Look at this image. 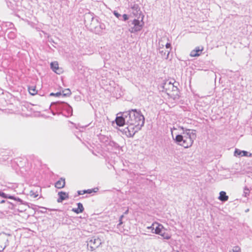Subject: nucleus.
Wrapping results in <instances>:
<instances>
[{
    "label": "nucleus",
    "instance_id": "f257e3e1",
    "mask_svg": "<svg viewBox=\"0 0 252 252\" xmlns=\"http://www.w3.org/2000/svg\"><path fill=\"white\" fill-rule=\"evenodd\" d=\"M145 117L140 110L131 109L117 114L115 119L117 125L120 127L126 124L136 125L143 127L145 124Z\"/></svg>",
    "mask_w": 252,
    "mask_h": 252
},
{
    "label": "nucleus",
    "instance_id": "f03ea898",
    "mask_svg": "<svg viewBox=\"0 0 252 252\" xmlns=\"http://www.w3.org/2000/svg\"><path fill=\"white\" fill-rule=\"evenodd\" d=\"M178 127L182 130V132L178 134L173 132V130L177 129V128L174 126L171 129L173 139L176 143L185 148L191 147L196 137V130L187 129L183 126Z\"/></svg>",
    "mask_w": 252,
    "mask_h": 252
},
{
    "label": "nucleus",
    "instance_id": "7ed1b4c3",
    "mask_svg": "<svg viewBox=\"0 0 252 252\" xmlns=\"http://www.w3.org/2000/svg\"><path fill=\"white\" fill-rule=\"evenodd\" d=\"M131 8L133 10V13L136 16L139 14L137 19L129 20L127 22V26L129 27V32L131 33H135L140 32L144 26V15L140 11V8L138 4H134Z\"/></svg>",
    "mask_w": 252,
    "mask_h": 252
},
{
    "label": "nucleus",
    "instance_id": "20e7f679",
    "mask_svg": "<svg viewBox=\"0 0 252 252\" xmlns=\"http://www.w3.org/2000/svg\"><path fill=\"white\" fill-rule=\"evenodd\" d=\"M51 107L54 108L57 111H59L58 112V115L62 114L66 117L72 115V108L69 104L64 101L53 102L50 105Z\"/></svg>",
    "mask_w": 252,
    "mask_h": 252
},
{
    "label": "nucleus",
    "instance_id": "39448f33",
    "mask_svg": "<svg viewBox=\"0 0 252 252\" xmlns=\"http://www.w3.org/2000/svg\"><path fill=\"white\" fill-rule=\"evenodd\" d=\"M128 125L125 128H119V130L123 134H126L128 137H132L135 133L140 130L142 127L136 125Z\"/></svg>",
    "mask_w": 252,
    "mask_h": 252
},
{
    "label": "nucleus",
    "instance_id": "423d86ee",
    "mask_svg": "<svg viewBox=\"0 0 252 252\" xmlns=\"http://www.w3.org/2000/svg\"><path fill=\"white\" fill-rule=\"evenodd\" d=\"M88 250L93 252L98 248L102 244L101 240L98 237L89 238L87 241Z\"/></svg>",
    "mask_w": 252,
    "mask_h": 252
},
{
    "label": "nucleus",
    "instance_id": "0eeeda50",
    "mask_svg": "<svg viewBox=\"0 0 252 252\" xmlns=\"http://www.w3.org/2000/svg\"><path fill=\"white\" fill-rule=\"evenodd\" d=\"M10 235H8L4 233L0 235V252L3 251L8 245V237Z\"/></svg>",
    "mask_w": 252,
    "mask_h": 252
},
{
    "label": "nucleus",
    "instance_id": "6e6552de",
    "mask_svg": "<svg viewBox=\"0 0 252 252\" xmlns=\"http://www.w3.org/2000/svg\"><path fill=\"white\" fill-rule=\"evenodd\" d=\"M234 155L235 157H251L252 156V154L246 151H241L239 149H236L234 151Z\"/></svg>",
    "mask_w": 252,
    "mask_h": 252
},
{
    "label": "nucleus",
    "instance_id": "1a4fd4ad",
    "mask_svg": "<svg viewBox=\"0 0 252 252\" xmlns=\"http://www.w3.org/2000/svg\"><path fill=\"white\" fill-rule=\"evenodd\" d=\"M59 198L57 199L58 203H62L63 200L69 198V195L68 193L64 191H59L58 194Z\"/></svg>",
    "mask_w": 252,
    "mask_h": 252
},
{
    "label": "nucleus",
    "instance_id": "9d476101",
    "mask_svg": "<svg viewBox=\"0 0 252 252\" xmlns=\"http://www.w3.org/2000/svg\"><path fill=\"white\" fill-rule=\"evenodd\" d=\"M153 225L155 226L154 231H153V233H155L156 234H159L160 231L164 227L161 224L157 222H153Z\"/></svg>",
    "mask_w": 252,
    "mask_h": 252
},
{
    "label": "nucleus",
    "instance_id": "9b49d317",
    "mask_svg": "<svg viewBox=\"0 0 252 252\" xmlns=\"http://www.w3.org/2000/svg\"><path fill=\"white\" fill-rule=\"evenodd\" d=\"M65 185V178H61L59 180L55 183V186L56 188L61 189L64 187Z\"/></svg>",
    "mask_w": 252,
    "mask_h": 252
},
{
    "label": "nucleus",
    "instance_id": "f8f14e48",
    "mask_svg": "<svg viewBox=\"0 0 252 252\" xmlns=\"http://www.w3.org/2000/svg\"><path fill=\"white\" fill-rule=\"evenodd\" d=\"M158 235H160L163 239L169 240L171 238V235L167 232V229L163 227Z\"/></svg>",
    "mask_w": 252,
    "mask_h": 252
},
{
    "label": "nucleus",
    "instance_id": "ddd939ff",
    "mask_svg": "<svg viewBox=\"0 0 252 252\" xmlns=\"http://www.w3.org/2000/svg\"><path fill=\"white\" fill-rule=\"evenodd\" d=\"M77 205L78 207L77 208H72V211L77 214L83 213L84 210L83 204L79 202L77 203Z\"/></svg>",
    "mask_w": 252,
    "mask_h": 252
},
{
    "label": "nucleus",
    "instance_id": "4468645a",
    "mask_svg": "<svg viewBox=\"0 0 252 252\" xmlns=\"http://www.w3.org/2000/svg\"><path fill=\"white\" fill-rule=\"evenodd\" d=\"M202 50L203 48L200 49L199 47H196L190 52V55L191 57H198L201 55Z\"/></svg>",
    "mask_w": 252,
    "mask_h": 252
},
{
    "label": "nucleus",
    "instance_id": "2eb2a0df",
    "mask_svg": "<svg viewBox=\"0 0 252 252\" xmlns=\"http://www.w3.org/2000/svg\"><path fill=\"white\" fill-rule=\"evenodd\" d=\"M164 45H162V47H158L159 53L160 54L162 58L167 59L168 58L170 53V50H167V54L166 55V50H164Z\"/></svg>",
    "mask_w": 252,
    "mask_h": 252
},
{
    "label": "nucleus",
    "instance_id": "dca6fc26",
    "mask_svg": "<svg viewBox=\"0 0 252 252\" xmlns=\"http://www.w3.org/2000/svg\"><path fill=\"white\" fill-rule=\"evenodd\" d=\"M50 67L53 71L57 74H60V68L57 62H52L50 63Z\"/></svg>",
    "mask_w": 252,
    "mask_h": 252
},
{
    "label": "nucleus",
    "instance_id": "f3484780",
    "mask_svg": "<svg viewBox=\"0 0 252 252\" xmlns=\"http://www.w3.org/2000/svg\"><path fill=\"white\" fill-rule=\"evenodd\" d=\"M228 196L226 195V193L224 191H221L220 192V195L218 197V199L220 201L224 202L227 201L228 200Z\"/></svg>",
    "mask_w": 252,
    "mask_h": 252
},
{
    "label": "nucleus",
    "instance_id": "a211bd4d",
    "mask_svg": "<svg viewBox=\"0 0 252 252\" xmlns=\"http://www.w3.org/2000/svg\"><path fill=\"white\" fill-rule=\"evenodd\" d=\"M28 91L29 93L32 95H34L37 93V91L36 90L35 86H29L28 87Z\"/></svg>",
    "mask_w": 252,
    "mask_h": 252
},
{
    "label": "nucleus",
    "instance_id": "6ab92c4d",
    "mask_svg": "<svg viewBox=\"0 0 252 252\" xmlns=\"http://www.w3.org/2000/svg\"><path fill=\"white\" fill-rule=\"evenodd\" d=\"M38 190L40 191L41 189L39 188H37V189L36 190H31L30 192V195L31 196H33L34 198L37 197L38 196Z\"/></svg>",
    "mask_w": 252,
    "mask_h": 252
},
{
    "label": "nucleus",
    "instance_id": "aec40b11",
    "mask_svg": "<svg viewBox=\"0 0 252 252\" xmlns=\"http://www.w3.org/2000/svg\"><path fill=\"white\" fill-rule=\"evenodd\" d=\"M71 94V92L69 89H65L62 90V95L63 96H69Z\"/></svg>",
    "mask_w": 252,
    "mask_h": 252
},
{
    "label": "nucleus",
    "instance_id": "412c9836",
    "mask_svg": "<svg viewBox=\"0 0 252 252\" xmlns=\"http://www.w3.org/2000/svg\"><path fill=\"white\" fill-rule=\"evenodd\" d=\"M94 19V16L91 13L86 14L84 17V21L85 23H86L87 21L89 22L90 20H91V21H93Z\"/></svg>",
    "mask_w": 252,
    "mask_h": 252
},
{
    "label": "nucleus",
    "instance_id": "4be33fe9",
    "mask_svg": "<svg viewBox=\"0 0 252 252\" xmlns=\"http://www.w3.org/2000/svg\"><path fill=\"white\" fill-rule=\"evenodd\" d=\"M98 190L97 188L92 189H88L83 190V193L91 194L93 192H96Z\"/></svg>",
    "mask_w": 252,
    "mask_h": 252
},
{
    "label": "nucleus",
    "instance_id": "5701e85b",
    "mask_svg": "<svg viewBox=\"0 0 252 252\" xmlns=\"http://www.w3.org/2000/svg\"><path fill=\"white\" fill-rule=\"evenodd\" d=\"M109 145L116 149H119L120 148L119 145L114 141H110Z\"/></svg>",
    "mask_w": 252,
    "mask_h": 252
},
{
    "label": "nucleus",
    "instance_id": "b1692460",
    "mask_svg": "<svg viewBox=\"0 0 252 252\" xmlns=\"http://www.w3.org/2000/svg\"><path fill=\"white\" fill-rule=\"evenodd\" d=\"M162 87L163 89L164 90L165 92H167L168 90H170L171 89V87L167 85V83L166 82L162 86Z\"/></svg>",
    "mask_w": 252,
    "mask_h": 252
},
{
    "label": "nucleus",
    "instance_id": "393cba45",
    "mask_svg": "<svg viewBox=\"0 0 252 252\" xmlns=\"http://www.w3.org/2000/svg\"><path fill=\"white\" fill-rule=\"evenodd\" d=\"M249 193H250V190H249V189L247 187H246L244 188V195L245 197H247L248 195H249Z\"/></svg>",
    "mask_w": 252,
    "mask_h": 252
},
{
    "label": "nucleus",
    "instance_id": "a878e982",
    "mask_svg": "<svg viewBox=\"0 0 252 252\" xmlns=\"http://www.w3.org/2000/svg\"><path fill=\"white\" fill-rule=\"evenodd\" d=\"M49 95L58 97V96L62 95V93H61V92H59L56 93H51Z\"/></svg>",
    "mask_w": 252,
    "mask_h": 252
},
{
    "label": "nucleus",
    "instance_id": "bb28decb",
    "mask_svg": "<svg viewBox=\"0 0 252 252\" xmlns=\"http://www.w3.org/2000/svg\"><path fill=\"white\" fill-rule=\"evenodd\" d=\"M113 14L119 20H122V15L120 14H119L117 11H114Z\"/></svg>",
    "mask_w": 252,
    "mask_h": 252
},
{
    "label": "nucleus",
    "instance_id": "cd10ccee",
    "mask_svg": "<svg viewBox=\"0 0 252 252\" xmlns=\"http://www.w3.org/2000/svg\"><path fill=\"white\" fill-rule=\"evenodd\" d=\"M129 19V16L127 14H124L122 15V20L124 21H126Z\"/></svg>",
    "mask_w": 252,
    "mask_h": 252
},
{
    "label": "nucleus",
    "instance_id": "c85d7f7f",
    "mask_svg": "<svg viewBox=\"0 0 252 252\" xmlns=\"http://www.w3.org/2000/svg\"><path fill=\"white\" fill-rule=\"evenodd\" d=\"M240 248L239 246H235L233 248V252H240Z\"/></svg>",
    "mask_w": 252,
    "mask_h": 252
},
{
    "label": "nucleus",
    "instance_id": "c756f323",
    "mask_svg": "<svg viewBox=\"0 0 252 252\" xmlns=\"http://www.w3.org/2000/svg\"><path fill=\"white\" fill-rule=\"evenodd\" d=\"M119 223L117 224V227L118 228H120L121 226L122 225V224L123 223V220H121V219H119Z\"/></svg>",
    "mask_w": 252,
    "mask_h": 252
},
{
    "label": "nucleus",
    "instance_id": "7c9ffc66",
    "mask_svg": "<svg viewBox=\"0 0 252 252\" xmlns=\"http://www.w3.org/2000/svg\"><path fill=\"white\" fill-rule=\"evenodd\" d=\"M167 85H168V86H169L170 87H171V89H173V88H175L176 89H178V88H177V87L173 85V84L171 83V82H168V83H167Z\"/></svg>",
    "mask_w": 252,
    "mask_h": 252
},
{
    "label": "nucleus",
    "instance_id": "2f4dec72",
    "mask_svg": "<svg viewBox=\"0 0 252 252\" xmlns=\"http://www.w3.org/2000/svg\"><path fill=\"white\" fill-rule=\"evenodd\" d=\"M165 47L167 49H169L170 51L171 50V44L170 43H167L165 44Z\"/></svg>",
    "mask_w": 252,
    "mask_h": 252
},
{
    "label": "nucleus",
    "instance_id": "473e14b6",
    "mask_svg": "<svg viewBox=\"0 0 252 252\" xmlns=\"http://www.w3.org/2000/svg\"><path fill=\"white\" fill-rule=\"evenodd\" d=\"M7 194L5 193L4 192L1 191L0 194V196L4 198H7Z\"/></svg>",
    "mask_w": 252,
    "mask_h": 252
},
{
    "label": "nucleus",
    "instance_id": "72a5a7b5",
    "mask_svg": "<svg viewBox=\"0 0 252 252\" xmlns=\"http://www.w3.org/2000/svg\"><path fill=\"white\" fill-rule=\"evenodd\" d=\"M155 227V226H153L152 224L151 226L147 227V229H151V232L153 233V231H154Z\"/></svg>",
    "mask_w": 252,
    "mask_h": 252
},
{
    "label": "nucleus",
    "instance_id": "f704fd0d",
    "mask_svg": "<svg viewBox=\"0 0 252 252\" xmlns=\"http://www.w3.org/2000/svg\"><path fill=\"white\" fill-rule=\"evenodd\" d=\"M7 198L12 199H16V197L14 196L10 195H7Z\"/></svg>",
    "mask_w": 252,
    "mask_h": 252
},
{
    "label": "nucleus",
    "instance_id": "c9c22d12",
    "mask_svg": "<svg viewBox=\"0 0 252 252\" xmlns=\"http://www.w3.org/2000/svg\"><path fill=\"white\" fill-rule=\"evenodd\" d=\"M14 200L20 202L21 204H23V200L19 197H16V199Z\"/></svg>",
    "mask_w": 252,
    "mask_h": 252
},
{
    "label": "nucleus",
    "instance_id": "e433bc0d",
    "mask_svg": "<svg viewBox=\"0 0 252 252\" xmlns=\"http://www.w3.org/2000/svg\"><path fill=\"white\" fill-rule=\"evenodd\" d=\"M44 210H41L40 211V212L42 213H45L46 212V210L47 209V208H45V207H41Z\"/></svg>",
    "mask_w": 252,
    "mask_h": 252
},
{
    "label": "nucleus",
    "instance_id": "4c0bfd02",
    "mask_svg": "<svg viewBox=\"0 0 252 252\" xmlns=\"http://www.w3.org/2000/svg\"><path fill=\"white\" fill-rule=\"evenodd\" d=\"M77 193H78V195H79L84 194L85 193H83V190H78L77 191Z\"/></svg>",
    "mask_w": 252,
    "mask_h": 252
},
{
    "label": "nucleus",
    "instance_id": "58836bf2",
    "mask_svg": "<svg viewBox=\"0 0 252 252\" xmlns=\"http://www.w3.org/2000/svg\"><path fill=\"white\" fill-rule=\"evenodd\" d=\"M128 209H127L124 213V215H126V214H127L128 213Z\"/></svg>",
    "mask_w": 252,
    "mask_h": 252
},
{
    "label": "nucleus",
    "instance_id": "ea45409f",
    "mask_svg": "<svg viewBox=\"0 0 252 252\" xmlns=\"http://www.w3.org/2000/svg\"><path fill=\"white\" fill-rule=\"evenodd\" d=\"M124 218V215L123 214V215H121V216L120 217L119 219H121V220H123V219Z\"/></svg>",
    "mask_w": 252,
    "mask_h": 252
},
{
    "label": "nucleus",
    "instance_id": "a19ab883",
    "mask_svg": "<svg viewBox=\"0 0 252 252\" xmlns=\"http://www.w3.org/2000/svg\"><path fill=\"white\" fill-rule=\"evenodd\" d=\"M104 27V25L103 24V25H100V28L101 29H103Z\"/></svg>",
    "mask_w": 252,
    "mask_h": 252
},
{
    "label": "nucleus",
    "instance_id": "79ce46f5",
    "mask_svg": "<svg viewBox=\"0 0 252 252\" xmlns=\"http://www.w3.org/2000/svg\"><path fill=\"white\" fill-rule=\"evenodd\" d=\"M70 123L71 124H72V125H74V126L76 127V128H77V127L76 126V124H74V123H73V122H70Z\"/></svg>",
    "mask_w": 252,
    "mask_h": 252
},
{
    "label": "nucleus",
    "instance_id": "37998d69",
    "mask_svg": "<svg viewBox=\"0 0 252 252\" xmlns=\"http://www.w3.org/2000/svg\"><path fill=\"white\" fill-rule=\"evenodd\" d=\"M5 202V201L4 200H2L0 201V203L1 204H2V203H4V202Z\"/></svg>",
    "mask_w": 252,
    "mask_h": 252
},
{
    "label": "nucleus",
    "instance_id": "c03bdc74",
    "mask_svg": "<svg viewBox=\"0 0 252 252\" xmlns=\"http://www.w3.org/2000/svg\"><path fill=\"white\" fill-rule=\"evenodd\" d=\"M52 114H53V115H56V113L55 112H54L53 110H52Z\"/></svg>",
    "mask_w": 252,
    "mask_h": 252
},
{
    "label": "nucleus",
    "instance_id": "a18cd8bd",
    "mask_svg": "<svg viewBox=\"0 0 252 252\" xmlns=\"http://www.w3.org/2000/svg\"><path fill=\"white\" fill-rule=\"evenodd\" d=\"M49 42H52L55 43L54 41L52 39H51V40H49Z\"/></svg>",
    "mask_w": 252,
    "mask_h": 252
},
{
    "label": "nucleus",
    "instance_id": "49530a36",
    "mask_svg": "<svg viewBox=\"0 0 252 252\" xmlns=\"http://www.w3.org/2000/svg\"><path fill=\"white\" fill-rule=\"evenodd\" d=\"M172 91H174L175 90H177V89H176L175 88L173 89H171Z\"/></svg>",
    "mask_w": 252,
    "mask_h": 252
},
{
    "label": "nucleus",
    "instance_id": "de8ad7c7",
    "mask_svg": "<svg viewBox=\"0 0 252 252\" xmlns=\"http://www.w3.org/2000/svg\"><path fill=\"white\" fill-rule=\"evenodd\" d=\"M162 44L160 45V44H159V46L162 47Z\"/></svg>",
    "mask_w": 252,
    "mask_h": 252
},
{
    "label": "nucleus",
    "instance_id": "09e8293b",
    "mask_svg": "<svg viewBox=\"0 0 252 252\" xmlns=\"http://www.w3.org/2000/svg\"><path fill=\"white\" fill-rule=\"evenodd\" d=\"M50 210L55 211V210H56V209H50Z\"/></svg>",
    "mask_w": 252,
    "mask_h": 252
},
{
    "label": "nucleus",
    "instance_id": "8fccbe9b",
    "mask_svg": "<svg viewBox=\"0 0 252 252\" xmlns=\"http://www.w3.org/2000/svg\"><path fill=\"white\" fill-rule=\"evenodd\" d=\"M167 50L166 51V55H167Z\"/></svg>",
    "mask_w": 252,
    "mask_h": 252
},
{
    "label": "nucleus",
    "instance_id": "3c124183",
    "mask_svg": "<svg viewBox=\"0 0 252 252\" xmlns=\"http://www.w3.org/2000/svg\"><path fill=\"white\" fill-rule=\"evenodd\" d=\"M58 211H59V212H62V211H61V210H58Z\"/></svg>",
    "mask_w": 252,
    "mask_h": 252
}]
</instances>
